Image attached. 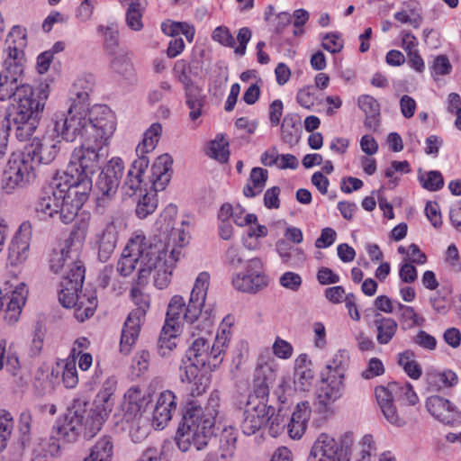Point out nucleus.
I'll list each match as a JSON object with an SVG mask.
<instances>
[{"label": "nucleus", "instance_id": "nucleus-27", "mask_svg": "<svg viewBox=\"0 0 461 461\" xmlns=\"http://www.w3.org/2000/svg\"><path fill=\"white\" fill-rule=\"evenodd\" d=\"M426 407L435 419L445 424H451L456 419V407L447 399L439 395L429 397Z\"/></svg>", "mask_w": 461, "mask_h": 461}, {"label": "nucleus", "instance_id": "nucleus-41", "mask_svg": "<svg viewBox=\"0 0 461 461\" xmlns=\"http://www.w3.org/2000/svg\"><path fill=\"white\" fill-rule=\"evenodd\" d=\"M200 68L198 65H188L185 59H178L173 68L174 77L183 85V87L194 84L192 76L199 75Z\"/></svg>", "mask_w": 461, "mask_h": 461}, {"label": "nucleus", "instance_id": "nucleus-44", "mask_svg": "<svg viewBox=\"0 0 461 461\" xmlns=\"http://www.w3.org/2000/svg\"><path fill=\"white\" fill-rule=\"evenodd\" d=\"M119 185L120 184L116 181V178L113 179L107 176V174L101 171L95 185L96 188L101 193V196L98 198V201L104 202L105 199L113 197L116 194Z\"/></svg>", "mask_w": 461, "mask_h": 461}, {"label": "nucleus", "instance_id": "nucleus-54", "mask_svg": "<svg viewBox=\"0 0 461 461\" xmlns=\"http://www.w3.org/2000/svg\"><path fill=\"white\" fill-rule=\"evenodd\" d=\"M398 308L401 311L400 320L404 322L409 321H411V323L409 325V328L420 326L425 321L424 318L420 317L417 314L413 307L407 306L399 303Z\"/></svg>", "mask_w": 461, "mask_h": 461}, {"label": "nucleus", "instance_id": "nucleus-57", "mask_svg": "<svg viewBox=\"0 0 461 461\" xmlns=\"http://www.w3.org/2000/svg\"><path fill=\"white\" fill-rule=\"evenodd\" d=\"M420 182L425 189L437 191L444 185L443 176L438 171H429L426 176L420 177Z\"/></svg>", "mask_w": 461, "mask_h": 461}, {"label": "nucleus", "instance_id": "nucleus-24", "mask_svg": "<svg viewBox=\"0 0 461 461\" xmlns=\"http://www.w3.org/2000/svg\"><path fill=\"white\" fill-rule=\"evenodd\" d=\"M321 376L317 400L320 405L326 408L342 396L345 386L343 379L337 378L336 375L322 373Z\"/></svg>", "mask_w": 461, "mask_h": 461}, {"label": "nucleus", "instance_id": "nucleus-43", "mask_svg": "<svg viewBox=\"0 0 461 461\" xmlns=\"http://www.w3.org/2000/svg\"><path fill=\"white\" fill-rule=\"evenodd\" d=\"M299 121L300 117L295 113H288L285 116L281 130L282 139L286 143L296 142L299 134Z\"/></svg>", "mask_w": 461, "mask_h": 461}, {"label": "nucleus", "instance_id": "nucleus-62", "mask_svg": "<svg viewBox=\"0 0 461 461\" xmlns=\"http://www.w3.org/2000/svg\"><path fill=\"white\" fill-rule=\"evenodd\" d=\"M321 46L331 53H338L343 48V41L336 33H328L323 37Z\"/></svg>", "mask_w": 461, "mask_h": 461}, {"label": "nucleus", "instance_id": "nucleus-30", "mask_svg": "<svg viewBox=\"0 0 461 461\" xmlns=\"http://www.w3.org/2000/svg\"><path fill=\"white\" fill-rule=\"evenodd\" d=\"M149 164V160L147 157L138 158L131 163L122 185V190L125 194L131 196L140 188L142 176Z\"/></svg>", "mask_w": 461, "mask_h": 461}, {"label": "nucleus", "instance_id": "nucleus-49", "mask_svg": "<svg viewBox=\"0 0 461 461\" xmlns=\"http://www.w3.org/2000/svg\"><path fill=\"white\" fill-rule=\"evenodd\" d=\"M357 461H371V456L375 454L376 447L374 438L371 435H365L357 447Z\"/></svg>", "mask_w": 461, "mask_h": 461}, {"label": "nucleus", "instance_id": "nucleus-45", "mask_svg": "<svg viewBox=\"0 0 461 461\" xmlns=\"http://www.w3.org/2000/svg\"><path fill=\"white\" fill-rule=\"evenodd\" d=\"M208 155L221 163L228 160L230 155L229 143L224 140L223 135H217L216 139L210 142Z\"/></svg>", "mask_w": 461, "mask_h": 461}, {"label": "nucleus", "instance_id": "nucleus-2", "mask_svg": "<svg viewBox=\"0 0 461 461\" xmlns=\"http://www.w3.org/2000/svg\"><path fill=\"white\" fill-rule=\"evenodd\" d=\"M210 284V275L208 272H201L195 279L192 289L188 304L185 305L184 298L180 295H175L169 302L167 312V318L158 340V353L165 357L176 348L175 341L182 322L189 324L188 332L191 337H195L194 330L198 326H194L195 321L202 312L207 295Z\"/></svg>", "mask_w": 461, "mask_h": 461}, {"label": "nucleus", "instance_id": "nucleus-29", "mask_svg": "<svg viewBox=\"0 0 461 461\" xmlns=\"http://www.w3.org/2000/svg\"><path fill=\"white\" fill-rule=\"evenodd\" d=\"M311 412L312 411L308 402L297 403L287 425V431L292 438L299 439L305 433Z\"/></svg>", "mask_w": 461, "mask_h": 461}, {"label": "nucleus", "instance_id": "nucleus-50", "mask_svg": "<svg viewBox=\"0 0 461 461\" xmlns=\"http://www.w3.org/2000/svg\"><path fill=\"white\" fill-rule=\"evenodd\" d=\"M62 380L67 388H74L78 383L76 360L68 359L63 363Z\"/></svg>", "mask_w": 461, "mask_h": 461}, {"label": "nucleus", "instance_id": "nucleus-60", "mask_svg": "<svg viewBox=\"0 0 461 461\" xmlns=\"http://www.w3.org/2000/svg\"><path fill=\"white\" fill-rule=\"evenodd\" d=\"M237 437L230 430H224L221 438V447L225 452L222 457L231 456L236 448Z\"/></svg>", "mask_w": 461, "mask_h": 461}, {"label": "nucleus", "instance_id": "nucleus-34", "mask_svg": "<svg viewBox=\"0 0 461 461\" xmlns=\"http://www.w3.org/2000/svg\"><path fill=\"white\" fill-rule=\"evenodd\" d=\"M276 380L272 366L264 363L257 366L254 374V390L257 399H264L269 393V386Z\"/></svg>", "mask_w": 461, "mask_h": 461}, {"label": "nucleus", "instance_id": "nucleus-21", "mask_svg": "<svg viewBox=\"0 0 461 461\" xmlns=\"http://www.w3.org/2000/svg\"><path fill=\"white\" fill-rule=\"evenodd\" d=\"M28 295V289L25 284L18 285L11 294H3L0 289V313L3 312L4 319L8 323H14L18 321L22 308L25 304Z\"/></svg>", "mask_w": 461, "mask_h": 461}, {"label": "nucleus", "instance_id": "nucleus-51", "mask_svg": "<svg viewBox=\"0 0 461 461\" xmlns=\"http://www.w3.org/2000/svg\"><path fill=\"white\" fill-rule=\"evenodd\" d=\"M199 366L202 364H196L194 361L188 360L186 357L182 360L180 366V380L183 383L191 384L196 377L199 376Z\"/></svg>", "mask_w": 461, "mask_h": 461}, {"label": "nucleus", "instance_id": "nucleus-48", "mask_svg": "<svg viewBox=\"0 0 461 461\" xmlns=\"http://www.w3.org/2000/svg\"><path fill=\"white\" fill-rule=\"evenodd\" d=\"M158 206V200L155 194H144L138 202L136 206V215L140 219H145L153 213Z\"/></svg>", "mask_w": 461, "mask_h": 461}, {"label": "nucleus", "instance_id": "nucleus-1", "mask_svg": "<svg viewBox=\"0 0 461 461\" xmlns=\"http://www.w3.org/2000/svg\"><path fill=\"white\" fill-rule=\"evenodd\" d=\"M73 236L84 240L86 236V224L77 227L65 243L59 249H54L50 255V268L58 274L65 267L69 270L63 276L59 300L66 308L74 307V315L79 321L92 317L97 307V296L95 291L78 294L82 289L85 279V267L77 260L78 248H76Z\"/></svg>", "mask_w": 461, "mask_h": 461}, {"label": "nucleus", "instance_id": "nucleus-31", "mask_svg": "<svg viewBox=\"0 0 461 461\" xmlns=\"http://www.w3.org/2000/svg\"><path fill=\"white\" fill-rule=\"evenodd\" d=\"M140 239L133 238L127 244L122 258L117 263V270L122 276H130L136 267H140Z\"/></svg>", "mask_w": 461, "mask_h": 461}, {"label": "nucleus", "instance_id": "nucleus-20", "mask_svg": "<svg viewBox=\"0 0 461 461\" xmlns=\"http://www.w3.org/2000/svg\"><path fill=\"white\" fill-rule=\"evenodd\" d=\"M22 75L14 73H1L0 78V99L6 100L11 97L14 98V103L20 102L22 98L31 99L37 95L41 87L36 91L29 85L22 84ZM44 86H42L43 88Z\"/></svg>", "mask_w": 461, "mask_h": 461}, {"label": "nucleus", "instance_id": "nucleus-26", "mask_svg": "<svg viewBox=\"0 0 461 461\" xmlns=\"http://www.w3.org/2000/svg\"><path fill=\"white\" fill-rule=\"evenodd\" d=\"M118 240V231L113 221L108 222L105 227L95 236V245L98 249V258L106 262L113 255Z\"/></svg>", "mask_w": 461, "mask_h": 461}, {"label": "nucleus", "instance_id": "nucleus-9", "mask_svg": "<svg viewBox=\"0 0 461 461\" xmlns=\"http://www.w3.org/2000/svg\"><path fill=\"white\" fill-rule=\"evenodd\" d=\"M54 131L57 138L61 137L68 142L77 138L87 140L89 135L88 108L71 104L67 113H55Z\"/></svg>", "mask_w": 461, "mask_h": 461}, {"label": "nucleus", "instance_id": "nucleus-3", "mask_svg": "<svg viewBox=\"0 0 461 461\" xmlns=\"http://www.w3.org/2000/svg\"><path fill=\"white\" fill-rule=\"evenodd\" d=\"M220 402V392L215 390L211 393L204 408L194 402L187 403L176 436L180 451H201L208 446L213 435Z\"/></svg>", "mask_w": 461, "mask_h": 461}, {"label": "nucleus", "instance_id": "nucleus-13", "mask_svg": "<svg viewBox=\"0 0 461 461\" xmlns=\"http://www.w3.org/2000/svg\"><path fill=\"white\" fill-rule=\"evenodd\" d=\"M196 330H194L195 336L198 335ZM225 344L226 337L224 336V330H222V335H217L212 345L204 336L198 335L186 350L185 357L188 360L194 361L196 364H202V366H208L209 368H215L222 361Z\"/></svg>", "mask_w": 461, "mask_h": 461}, {"label": "nucleus", "instance_id": "nucleus-39", "mask_svg": "<svg viewBox=\"0 0 461 461\" xmlns=\"http://www.w3.org/2000/svg\"><path fill=\"white\" fill-rule=\"evenodd\" d=\"M376 329V340L380 345L388 344L395 336L398 323L392 318L381 317L374 321Z\"/></svg>", "mask_w": 461, "mask_h": 461}, {"label": "nucleus", "instance_id": "nucleus-7", "mask_svg": "<svg viewBox=\"0 0 461 461\" xmlns=\"http://www.w3.org/2000/svg\"><path fill=\"white\" fill-rule=\"evenodd\" d=\"M140 239V267L138 270L137 284L145 285L153 270L163 266H175L180 257V250L170 249V244L162 240L148 243L145 237L137 236Z\"/></svg>", "mask_w": 461, "mask_h": 461}, {"label": "nucleus", "instance_id": "nucleus-6", "mask_svg": "<svg viewBox=\"0 0 461 461\" xmlns=\"http://www.w3.org/2000/svg\"><path fill=\"white\" fill-rule=\"evenodd\" d=\"M47 88L46 85L36 96L31 99L23 97L20 102L14 103L8 107L4 126L9 135H14L21 142L31 139L41 118L48 98Z\"/></svg>", "mask_w": 461, "mask_h": 461}, {"label": "nucleus", "instance_id": "nucleus-12", "mask_svg": "<svg viewBox=\"0 0 461 461\" xmlns=\"http://www.w3.org/2000/svg\"><path fill=\"white\" fill-rule=\"evenodd\" d=\"M88 404L85 398H78L73 401L72 405L68 410L64 422L59 427L58 434L59 438L68 443H73L77 439L81 432L88 439L97 434L94 433L89 436L87 432Z\"/></svg>", "mask_w": 461, "mask_h": 461}, {"label": "nucleus", "instance_id": "nucleus-25", "mask_svg": "<svg viewBox=\"0 0 461 461\" xmlns=\"http://www.w3.org/2000/svg\"><path fill=\"white\" fill-rule=\"evenodd\" d=\"M176 409V395L167 390L159 394L152 415V425L156 429H162L172 419V412Z\"/></svg>", "mask_w": 461, "mask_h": 461}, {"label": "nucleus", "instance_id": "nucleus-37", "mask_svg": "<svg viewBox=\"0 0 461 461\" xmlns=\"http://www.w3.org/2000/svg\"><path fill=\"white\" fill-rule=\"evenodd\" d=\"M268 178L267 170L262 167L252 168L249 183L243 188V194L251 198L262 193Z\"/></svg>", "mask_w": 461, "mask_h": 461}, {"label": "nucleus", "instance_id": "nucleus-32", "mask_svg": "<svg viewBox=\"0 0 461 461\" xmlns=\"http://www.w3.org/2000/svg\"><path fill=\"white\" fill-rule=\"evenodd\" d=\"M173 159L168 154H163L155 160L151 167V182L155 191L163 190L170 180L169 170Z\"/></svg>", "mask_w": 461, "mask_h": 461}, {"label": "nucleus", "instance_id": "nucleus-11", "mask_svg": "<svg viewBox=\"0 0 461 461\" xmlns=\"http://www.w3.org/2000/svg\"><path fill=\"white\" fill-rule=\"evenodd\" d=\"M36 166L24 151L13 153L4 172L2 188L8 194L23 188L36 177Z\"/></svg>", "mask_w": 461, "mask_h": 461}, {"label": "nucleus", "instance_id": "nucleus-10", "mask_svg": "<svg viewBox=\"0 0 461 461\" xmlns=\"http://www.w3.org/2000/svg\"><path fill=\"white\" fill-rule=\"evenodd\" d=\"M131 297L136 305V309L128 315L122 331L120 351L124 355H128L131 351L132 346L139 337L141 323L150 305L149 295L144 294L139 287L131 289Z\"/></svg>", "mask_w": 461, "mask_h": 461}, {"label": "nucleus", "instance_id": "nucleus-52", "mask_svg": "<svg viewBox=\"0 0 461 461\" xmlns=\"http://www.w3.org/2000/svg\"><path fill=\"white\" fill-rule=\"evenodd\" d=\"M348 366V358L341 353H337L333 359L326 366V374L336 375L337 378L344 379Z\"/></svg>", "mask_w": 461, "mask_h": 461}, {"label": "nucleus", "instance_id": "nucleus-16", "mask_svg": "<svg viewBox=\"0 0 461 461\" xmlns=\"http://www.w3.org/2000/svg\"><path fill=\"white\" fill-rule=\"evenodd\" d=\"M275 409L267 406L266 402L259 399L249 400L243 412V420L241 422V429L245 435L250 436L258 431L264 425L270 422V431L278 432V429H275V424L279 425L278 418L273 419Z\"/></svg>", "mask_w": 461, "mask_h": 461}, {"label": "nucleus", "instance_id": "nucleus-47", "mask_svg": "<svg viewBox=\"0 0 461 461\" xmlns=\"http://www.w3.org/2000/svg\"><path fill=\"white\" fill-rule=\"evenodd\" d=\"M399 365L404 369L405 373L412 379H418L421 375L420 365L413 359V353L406 350L399 354Z\"/></svg>", "mask_w": 461, "mask_h": 461}, {"label": "nucleus", "instance_id": "nucleus-46", "mask_svg": "<svg viewBox=\"0 0 461 461\" xmlns=\"http://www.w3.org/2000/svg\"><path fill=\"white\" fill-rule=\"evenodd\" d=\"M113 444L109 437H104L91 448L88 456L98 458L99 461H111Z\"/></svg>", "mask_w": 461, "mask_h": 461}, {"label": "nucleus", "instance_id": "nucleus-8", "mask_svg": "<svg viewBox=\"0 0 461 461\" xmlns=\"http://www.w3.org/2000/svg\"><path fill=\"white\" fill-rule=\"evenodd\" d=\"M375 397L384 418L397 427L403 426L406 421L398 414L393 401H402L408 405H415L419 401L412 386L407 382H393L386 387L378 386L375 388Z\"/></svg>", "mask_w": 461, "mask_h": 461}, {"label": "nucleus", "instance_id": "nucleus-18", "mask_svg": "<svg viewBox=\"0 0 461 461\" xmlns=\"http://www.w3.org/2000/svg\"><path fill=\"white\" fill-rule=\"evenodd\" d=\"M89 135L94 141L108 146V140L115 131V117L106 105H97L88 110Z\"/></svg>", "mask_w": 461, "mask_h": 461}, {"label": "nucleus", "instance_id": "nucleus-53", "mask_svg": "<svg viewBox=\"0 0 461 461\" xmlns=\"http://www.w3.org/2000/svg\"><path fill=\"white\" fill-rule=\"evenodd\" d=\"M139 4L131 3L126 13L127 25L133 31H140L143 27L141 21L142 14L139 9Z\"/></svg>", "mask_w": 461, "mask_h": 461}, {"label": "nucleus", "instance_id": "nucleus-59", "mask_svg": "<svg viewBox=\"0 0 461 461\" xmlns=\"http://www.w3.org/2000/svg\"><path fill=\"white\" fill-rule=\"evenodd\" d=\"M212 38L220 44L233 48L235 46V39L230 30L225 26H219L212 32Z\"/></svg>", "mask_w": 461, "mask_h": 461}, {"label": "nucleus", "instance_id": "nucleus-40", "mask_svg": "<svg viewBox=\"0 0 461 461\" xmlns=\"http://www.w3.org/2000/svg\"><path fill=\"white\" fill-rule=\"evenodd\" d=\"M5 369L12 375H16L21 368L17 353L10 347L6 348V341L0 340V370Z\"/></svg>", "mask_w": 461, "mask_h": 461}, {"label": "nucleus", "instance_id": "nucleus-4", "mask_svg": "<svg viewBox=\"0 0 461 461\" xmlns=\"http://www.w3.org/2000/svg\"><path fill=\"white\" fill-rule=\"evenodd\" d=\"M87 197L76 189L61 175L42 187L35 203V211L43 219L58 217L63 223H71Z\"/></svg>", "mask_w": 461, "mask_h": 461}, {"label": "nucleus", "instance_id": "nucleus-58", "mask_svg": "<svg viewBox=\"0 0 461 461\" xmlns=\"http://www.w3.org/2000/svg\"><path fill=\"white\" fill-rule=\"evenodd\" d=\"M124 165L120 158H113L107 165L103 168L102 172L115 179L120 184L123 175Z\"/></svg>", "mask_w": 461, "mask_h": 461}, {"label": "nucleus", "instance_id": "nucleus-19", "mask_svg": "<svg viewBox=\"0 0 461 461\" xmlns=\"http://www.w3.org/2000/svg\"><path fill=\"white\" fill-rule=\"evenodd\" d=\"M61 149L60 140L44 136L42 139L34 138L29 145L24 147L23 151L37 167L40 164H50Z\"/></svg>", "mask_w": 461, "mask_h": 461}, {"label": "nucleus", "instance_id": "nucleus-15", "mask_svg": "<svg viewBox=\"0 0 461 461\" xmlns=\"http://www.w3.org/2000/svg\"><path fill=\"white\" fill-rule=\"evenodd\" d=\"M116 380L113 377L108 378L97 393L92 407L89 408L87 432L91 436L101 430L104 421L108 418L113 407V395L116 389Z\"/></svg>", "mask_w": 461, "mask_h": 461}, {"label": "nucleus", "instance_id": "nucleus-28", "mask_svg": "<svg viewBox=\"0 0 461 461\" xmlns=\"http://www.w3.org/2000/svg\"><path fill=\"white\" fill-rule=\"evenodd\" d=\"M232 285L238 291L255 294L267 286L268 278L262 272L240 273L232 278Z\"/></svg>", "mask_w": 461, "mask_h": 461}, {"label": "nucleus", "instance_id": "nucleus-56", "mask_svg": "<svg viewBox=\"0 0 461 461\" xmlns=\"http://www.w3.org/2000/svg\"><path fill=\"white\" fill-rule=\"evenodd\" d=\"M14 428L13 418L10 413L4 415V420L0 421V451L7 447V441L12 435Z\"/></svg>", "mask_w": 461, "mask_h": 461}, {"label": "nucleus", "instance_id": "nucleus-63", "mask_svg": "<svg viewBox=\"0 0 461 461\" xmlns=\"http://www.w3.org/2000/svg\"><path fill=\"white\" fill-rule=\"evenodd\" d=\"M280 285L292 291H298L302 285V277L294 272H285L280 277Z\"/></svg>", "mask_w": 461, "mask_h": 461}, {"label": "nucleus", "instance_id": "nucleus-36", "mask_svg": "<svg viewBox=\"0 0 461 461\" xmlns=\"http://www.w3.org/2000/svg\"><path fill=\"white\" fill-rule=\"evenodd\" d=\"M150 402L149 394L142 392L138 386L131 387L124 394V408L127 412L136 416L145 409Z\"/></svg>", "mask_w": 461, "mask_h": 461}, {"label": "nucleus", "instance_id": "nucleus-42", "mask_svg": "<svg viewBox=\"0 0 461 461\" xmlns=\"http://www.w3.org/2000/svg\"><path fill=\"white\" fill-rule=\"evenodd\" d=\"M97 31L104 35V48L105 51L111 56H115L119 50V31L117 26L114 23L106 26L99 25Z\"/></svg>", "mask_w": 461, "mask_h": 461}, {"label": "nucleus", "instance_id": "nucleus-33", "mask_svg": "<svg viewBox=\"0 0 461 461\" xmlns=\"http://www.w3.org/2000/svg\"><path fill=\"white\" fill-rule=\"evenodd\" d=\"M95 80L93 76L87 75L76 80L70 90L71 104L81 108H88L89 95L93 92Z\"/></svg>", "mask_w": 461, "mask_h": 461}, {"label": "nucleus", "instance_id": "nucleus-22", "mask_svg": "<svg viewBox=\"0 0 461 461\" xmlns=\"http://www.w3.org/2000/svg\"><path fill=\"white\" fill-rule=\"evenodd\" d=\"M161 29L165 34L172 37L167 50V55L170 59L176 58L185 49L183 39L176 36L183 34L189 42L193 41L194 36V27L186 23L167 21L162 23Z\"/></svg>", "mask_w": 461, "mask_h": 461}, {"label": "nucleus", "instance_id": "nucleus-64", "mask_svg": "<svg viewBox=\"0 0 461 461\" xmlns=\"http://www.w3.org/2000/svg\"><path fill=\"white\" fill-rule=\"evenodd\" d=\"M297 103L306 108L311 109L314 105L315 97L312 92V86H305L300 89L296 95Z\"/></svg>", "mask_w": 461, "mask_h": 461}, {"label": "nucleus", "instance_id": "nucleus-38", "mask_svg": "<svg viewBox=\"0 0 461 461\" xmlns=\"http://www.w3.org/2000/svg\"><path fill=\"white\" fill-rule=\"evenodd\" d=\"M162 126L158 122H155L144 132L142 141L137 146L136 153L138 158L146 157V154L152 151L161 136Z\"/></svg>", "mask_w": 461, "mask_h": 461}, {"label": "nucleus", "instance_id": "nucleus-61", "mask_svg": "<svg viewBox=\"0 0 461 461\" xmlns=\"http://www.w3.org/2000/svg\"><path fill=\"white\" fill-rule=\"evenodd\" d=\"M384 373L383 362L377 357H372L367 364L366 368L362 372L361 375L365 379H373Z\"/></svg>", "mask_w": 461, "mask_h": 461}, {"label": "nucleus", "instance_id": "nucleus-55", "mask_svg": "<svg viewBox=\"0 0 461 461\" xmlns=\"http://www.w3.org/2000/svg\"><path fill=\"white\" fill-rule=\"evenodd\" d=\"M175 266H163L154 272V285L158 289L166 288L171 282L172 270Z\"/></svg>", "mask_w": 461, "mask_h": 461}, {"label": "nucleus", "instance_id": "nucleus-17", "mask_svg": "<svg viewBox=\"0 0 461 461\" xmlns=\"http://www.w3.org/2000/svg\"><path fill=\"white\" fill-rule=\"evenodd\" d=\"M27 45L25 29L20 26H14L5 41L4 49L3 71L22 75L23 72L24 52Z\"/></svg>", "mask_w": 461, "mask_h": 461}, {"label": "nucleus", "instance_id": "nucleus-5", "mask_svg": "<svg viewBox=\"0 0 461 461\" xmlns=\"http://www.w3.org/2000/svg\"><path fill=\"white\" fill-rule=\"evenodd\" d=\"M107 157L106 145L87 138L79 148L74 149L69 164L61 176L88 198L92 190V176Z\"/></svg>", "mask_w": 461, "mask_h": 461}, {"label": "nucleus", "instance_id": "nucleus-23", "mask_svg": "<svg viewBox=\"0 0 461 461\" xmlns=\"http://www.w3.org/2000/svg\"><path fill=\"white\" fill-rule=\"evenodd\" d=\"M31 237L32 224L23 221L8 248V259L11 265H18L27 258Z\"/></svg>", "mask_w": 461, "mask_h": 461}, {"label": "nucleus", "instance_id": "nucleus-14", "mask_svg": "<svg viewBox=\"0 0 461 461\" xmlns=\"http://www.w3.org/2000/svg\"><path fill=\"white\" fill-rule=\"evenodd\" d=\"M354 444L352 434L346 433L339 442L327 434H321L312 446L311 461H349Z\"/></svg>", "mask_w": 461, "mask_h": 461}, {"label": "nucleus", "instance_id": "nucleus-35", "mask_svg": "<svg viewBox=\"0 0 461 461\" xmlns=\"http://www.w3.org/2000/svg\"><path fill=\"white\" fill-rule=\"evenodd\" d=\"M357 104L366 114L365 126L370 130H376L380 117V104L377 100L369 95H363L358 97Z\"/></svg>", "mask_w": 461, "mask_h": 461}]
</instances>
